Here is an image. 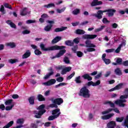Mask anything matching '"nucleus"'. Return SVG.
<instances>
[{
    "instance_id": "nucleus-22",
    "label": "nucleus",
    "mask_w": 128,
    "mask_h": 128,
    "mask_svg": "<svg viewBox=\"0 0 128 128\" xmlns=\"http://www.w3.org/2000/svg\"><path fill=\"white\" fill-rule=\"evenodd\" d=\"M75 34H76L82 35L84 34H86V32L82 29H77L75 31Z\"/></svg>"
},
{
    "instance_id": "nucleus-50",
    "label": "nucleus",
    "mask_w": 128,
    "mask_h": 128,
    "mask_svg": "<svg viewBox=\"0 0 128 128\" xmlns=\"http://www.w3.org/2000/svg\"><path fill=\"white\" fill-rule=\"evenodd\" d=\"M56 82H64V78L62 76H60L56 79Z\"/></svg>"
},
{
    "instance_id": "nucleus-9",
    "label": "nucleus",
    "mask_w": 128,
    "mask_h": 128,
    "mask_svg": "<svg viewBox=\"0 0 128 128\" xmlns=\"http://www.w3.org/2000/svg\"><path fill=\"white\" fill-rule=\"evenodd\" d=\"M59 50V52L55 56L50 57L51 60H54L56 58H60V56H62L66 52V50L64 48Z\"/></svg>"
},
{
    "instance_id": "nucleus-16",
    "label": "nucleus",
    "mask_w": 128,
    "mask_h": 128,
    "mask_svg": "<svg viewBox=\"0 0 128 128\" xmlns=\"http://www.w3.org/2000/svg\"><path fill=\"white\" fill-rule=\"evenodd\" d=\"M60 40H62V37L60 36H57L52 40V44H56L57 42H58Z\"/></svg>"
},
{
    "instance_id": "nucleus-46",
    "label": "nucleus",
    "mask_w": 128,
    "mask_h": 128,
    "mask_svg": "<svg viewBox=\"0 0 128 128\" xmlns=\"http://www.w3.org/2000/svg\"><path fill=\"white\" fill-rule=\"evenodd\" d=\"M34 52L36 56H40V54H42V52L39 50L38 49L35 50Z\"/></svg>"
},
{
    "instance_id": "nucleus-59",
    "label": "nucleus",
    "mask_w": 128,
    "mask_h": 128,
    "mask_svg": "<svg viewBox=\"0 0 128 128\" xmlns=\"http://www.w3.org/2000/svg\"><path fill=\"white\" fill-rule=\"evenodd\" d=\"M88 24V21H84L82 22H81L80 24V26H86V24Z\"/></svg>"
},
{
    "instance_id": "nucleus-45",
    "label": "nucleus",
    "mask_w": 128,
    "mask_h": 128,
    "mask_svg": "<svg viewBox=\"0 0 128 128\" xmlns=\"http://www.w3.org/2000/svg\"><path fill=\"white\" fill-rule=\"evenodd\" d=\"M80 12V9H76L72 11L73 14H74L75 16H76V14H78Z\"/></svg>"
},
{
    "instance_id": "nucleus-44",
    "label": "nucleus",
    "mask_w": 128,
    "mask_h": 128,
    "mask_svg": "<svg viewBox=\"0 0 128 128\" xmlns=\"http://www.w3.org/2000/svg\"><path fill=\"white\" fill-rule=\"evenodd\" d=\"M14 106V104H12L10 105V106H6L5 108L6 110H12V108Z\"/></svg>"
},
{
    "instance_id": "nucleus-35",
    "label": "nucleus",
    "mask_w": 128,
    "mask_h": 128,
    "mask_svg": "<svg viewBox=\"0 0 128 128\" xmlns=\"http://www.w3.org/2000/svg\"><path fill=\"white\" fill-rule=\"evenodd\" d=\"M116 62H117V64L118 66H122V62H122V58H117V60H116Z\"/></svg>"
},
{
    "instance_id": "nucleus-60",
    "label": "nucleus",
    "mask_w": 128,
    "mask_h": 128,
    "mask_svg": "<svg viewBox=\"0 0 128 128\" xmlns=\"http://www.w3.org/2000/svg\"><path fill=\"white\" fill-rule=\"evenodd\" d=\"M102 72H100L98 74L96 75L94 77L95 80H98L102 76Z\"/></svg>"
},
{
    "instance_id": "nucleus-5",
    "label": "nucleus",
    "mask_w": 128,
    "mask_h": 128,
    "mask_svg": "<svg viewBox=\"0 0 128 128\" xmlns=\"http://www.w3.org/2000/svg\"><path fill=\"white\" fill-rule=\"evenodd\" d=\"M49 100H50L52 104H50L49 108H58V106H60L64 102V100L62 98H56L54 99V97L51 98Z\"/></svg>"
},
{
    "instance_id": "nucleus-54",
    "label": "nucleus",
    "mask_w": 128,
    "mask_h": 128,
    "mask_svg": "<svg viewBox=\"0 0 128 128\" xmlns=\"http://www.w3.org/2000/svg\"><path fill=\"white\" fill-rule=\"evenodd\" d=\"M103 61L105 62L106 64H110V59L106 58L104 59Z\"/></svg>"
},
{
    "instance_id": "nucleus-17",
    "label": "nucleus",
    "mask_w": 128,
    "mask_h": 128,
    "mask_svg": "<svg viewBox=\"0 0 128 128\" xmlns=\"http://www.w3.org/2000/svg\"><path fill=\"white\" fill-rule=\"evenodd\" d=\"M30 54H32L30 51V50H27L26 52L22 56V58H30Z\"/></svg>"
},
{
    "instance_id": "nucleus-37",
    "label": "nucleus",
    "mask_w": 128,
    "mask_h": 128,
    "mask_svg": "<svg viewBox=\"0 0 128 128\" xmlns=\"http://www.w3.org/2000/svg\"><path fill=\"white\" fill-rule=\"evenodd\" d=\"M74 74H76V72H74L71 74L67 76L66 79L67 80H72V78L74 76Z\"/></svg>"
},
{
    "instance_id": "nucleus-51",
    "label": "nucleus",
    "mask_w": 128,
    "mask_h": 128,
    "mask_svg": "<svg viewBox=\"0 0 128 128\" xmlns=\"http://www.w3.org/2000/svg\"><path fill=\"white\" fill-rule=\"evenodd\" d=\"M78 45L74 46L73 48H72V50L74 52V54H76V50L78 48Z\"/></svg>"
},
{
    "instance_id": "nucleus-6",
    "label": "nucleus",
    "mask_w": 128,
    "mask_h": 128,
    "mask_svg": "<svg viewBox=\"0 0 128 128\" xmlns=\"http://www.w3.org/2000/svg\"><path fill=\"white\" fill-rule=\"evenodd\" d=\"M44 108H46L44 104H41L37 108V110L39 111L38 112L37 110H35L34 112V114H35L34 118H42V116L46 112V110H44Z\"/></svg>"
},
{
    "instance_id": "nucleus-20",
    "label": "nucleus",
    "mask_w": 128,
    "mask_h": 128,
    "mask_svg": "<svg viewBox=\"0 0 128 128\" xmlns=\"http://www.w3.org/2000/svg\"><path fill=\"white\" fill-rule=\"evenodd\" d=\"M34 98H36V96H31L28 98L30 104L32 106L34 104Z\"/></svg>"
},
{
    "instance_id": "nucleus-53",
    "label": "nucleus",
    "mask_w": 128,
    "mask_h": 128,
    "mask_svg": "<svg viewBox=\"0 0 128 128\" xmlns=\"http://www.w3.org/2000/svg\"><path fill=\"white\" fill-rule=\"evenodd\" d=\"M102 22H103V24H110V20H108V18H104L102 20Z\"/></svg>"
},
{
    "instance_id": "nucleus-3",
    "label": "nucleus",
    "mask_w": 128,
    "mask_h": 128,
    "mask_svg": "<svg viewBox=\"0 0 128 128\" xmlns=\"http://www.w3.org/2000/svg\"><path fill=\"white\" fill-rule=\"evenodd\" d=\"M82 78L84 80H87L88 81V82L86 84V86H100V80H97L96 82L90 81L92 80V77L90 76L88 74H83Z\"/></svg>"
},
{
    "instance_id": "nucleus-36",
    "label": "nucleus",
    "mask_w": 128,
    "mask_h": 128,
    "mask_svg": "<svg viewBox=\"0 0 128 128\" xmlns=\"http://www.w3.org/2000/svg\"><path fill=\"white\" fill-rule=\"evenodd\" d=\"M0 12L2 13V14H6V12L4 10V5H1Z\"/></svg>"
},
{
    "instance_id": "nucleus-49",
    "label": "nucleus",
    "mask_w": 128,
    "mask_h": 128,
    "mask_svg": "<svg viewBox=\"0 0 128 128\" xmlns=\"http://www.w3.org/2000/svg\"><path fill=\"white\" fill-rule=\"evenodd\" d=\"M36 22V20H29L26 21V24H34Z\"/></svg>"
},
{
    "instance_id": "nucleus-7",
    "label": "nucleus",
    "mask_w": 128,
    "mask_h": 128,
    "mask_svg": "<svg viewBox=\"0 0 128 128\" xmlns=\"http://www.w3.org/2000/svg\"><path fill=\"white\" fill-rule=\"evenodd\" d=\"M80 96H82L85 98H90V90L88 89L86 86L82 87L78 94Z\"/></svg>"
},
{
    "instance_id": "nucleus-14",
    "label": "nucleus",
    "mask_w": 128,
    "mask_h": 128,
    "mask_svg": "<svg viewBox=\"0 0 128 128\" xmlns=\"http://www.w3.org/2000/svg\"><path fill=\"white\" fill-rule=\"evenodd\" d=\"M122 86H124V84L122 83H120L114 88H112L110 90L109 92H114V90H120V88Z\"/></svg>"
},
{
    "instance_id": "nucleus-26",
    "label": "nucleus",
    "mask_w": 128,
    "mask_h": 128,
    "mask_svg": "<svg viewBox=\"0 0 128 128\" xmlns=\"http://www.w3.org/2000/svg\"><path fill=\"white\" fill-rule=\"evenodd\" d=\"M65 44L68 46H72L74 44V42H72V40H68L65 42Z\"/></svg>"
},
{
    "instance_id": "nucleus-10",
    "label": "nucleus",
    "mask_w": 128,
    "mask_h": 128,
    "mask_svg": "<svg viewBox=\"0 0 128 128\" xmlns=\"http://www.w3.org/2000/svg\"><path fill=\"white\" fill-rule=\"evenodd\" d=\"M98 36L96 34H85L82 36V38L84 40H94Z\"/></svg>"
},
{
    "instance_id": "nucleus-52",
    "label": "nucleus",
    "mask_w": 128,
    "mask_h": 128,
    "mask_svg": "<svg viewBox=\"0 0 128 128\" xmlns=\"http://www.w3.org/2000/svg\"><path fill=\"white\" fill-rule=\"evenodd\" d=\"M50 76H52V73H48L44 77V80H48Z\"/></svg>"
},
{
    "instance_id": "nucleus-33",
    "label": "nucleus",
    "mask_w": 128,
    "mask_h": 128,
    "mask_svg": "<svg viewBox=\"0 0 128 128\" xmlns=\"http://www.w3.org/2000/svg\"><path fill=\"white\" fill-rule=\"evenodd\" d=\"M112 110H114V108H110L108 109L106 111L102 112V114H110V112H112Z\"/></svg>"
},
{
    "instance_id": "nucleus-29",
    "label": "nucleus",
    "mask_w": 128,
    "mask_h": 128,
    "mask_svg": "<svg viewBox=\"0 0 128 128\" xmlns=\"http://www.w3.org/2000/svg\"><path fill=\"white\" fill-rule=\"evenodd\" d=\"M14 102V100L12 99H9L6 100L4 104L6 106H12V102Z\"/></svg>"
},
{
    "instance_id": "nucleus-15",
    "label": "nucleus",
    "mask_w": 128,
    "mask_h": 128,
    "mask_svg": "<svg viewBox=\"0 0 128 128\" xmlns=\"http://www.w3.org/2000/svg\"><path fill=\"white\" fill-rule=\"evenodd\" d=\"M114 116V114L112 113L110 114H108L107 115H104L102 116V119L104 120H110V118H112V116Z\"/></svg>"
},
{
    "instance_id": "nucleus-40",
    "label": "nucleus",
    "mask_w": 128,
    "mask_h": 128,
    "mask_svg": "<svg viewBox=\"0 0 128 128\" xmlns=\"http://www.w3.org/2000/svg\"><path fill=\"white\" fill-rule=\"evenodd\" d=\"M106 28V26H100V28L95 29V32H102V30H104Z\"/></svg>"
},
{
    "instance_id": "nucleus-42",
    "label": "nucleus",
    "mask_w": 128,
    "mask_h": 128,
    "mask_svg": "<svg viewBox=\"0 0 128 128\" xmlns=\"http://www.w3.org/2000/svg\"><path fill=\"white\" fill-rule=\"evenodd\" d=\"M122 44H120L116 50L115 52H116V54L120 53V49L122 48Z\"/></svg>"
},
{
    "instance_id": "nucleus-61",
    "label": "nucleus",
    "mask_w": 128,
    "mask_h": 128,
    "mask_svg": "<svg viewBox=\"0 0 128 128\" xmlns=\"http://www.w3.org/2000/svg\"><path fill=\"white\" fill-rule=\"evenodd\" d=\"M85 44H86V46L87 48H89L90 46V41L88 40H86L85 42Z\"/></svg>"
},
{
    "instance_id": "nucleus-62",
    "label": "nucleus",
    "mask_w": 128,
    "mask_h": 128,
    "mask_svg": "<svg viewBox=\"0 0 128 128\" xmlns=\"http://www.w3.org/2000/svg\"><path fill=\"white\" fill-rule=\"evenodd\" d=\"M41 18H48V16L46 14H44L41 16Z\"/></svg>"
},
{
    "instance_id": "nucleus-48",
    "label": "nucleus",
    "mask_w": 128,
    "mask_h": 128,
    "mask_svg": "<svg viewBox=\"0 0 128 128\" xmlns=\"http://www.w3.org/2000/svg\"><path fill=\"white\" fill-rule=\"evenodd\" d=\"M76 55L78 58H82L84 56V53L80 51H78L76 52Z\"/></svg>"
},
{
    "instance_id": "nucleus-64",
    "label": "nucleus",
    "mask_w": 128,
    "mask_h": 128,
    "mask_svg": "<svg viewBox=\"0 0 128 128\" xmlns=\"http://www.w3.org/2000/svg\"><path fill=\"white\" fill-rule=\"evenodd\" d=\"M124 66H128V60L124 61L122 64Z\"/></svg>"
},
{
    "instance_id": "nucleus-41",
    "label": "nucleus",
    "mask_w": 128,
    "mask_h": 128,
    "mask_svg": "<svg viewBox=\"0 0 128 128\" xmlns=\"http://www.w3.org/2000/svg\"><path fill=\"white\" fill-rule=\"evenodd\" d=\"M24 118H18L16 120V124H24Z\"/></svg>"
},
{
    "instance_id": "nucleus-2",
    "label": "nucleus",
    "mask_w": 128,
    "mask_h": 128,
    "mask_svg": "<svg viewBox=\"0 0 128 128\" xmlns=\"http://www.w3.org/2000/svg\"><path fill=\"white\" fill-rule=\"evenodd\" d=\"M123 94H124V95L120 96V99L114 102V104L120 108H124L126 106L124 102H126V99L128 98V88H126L124 90Z\"/></svg>"
},
{
    "instance_id": "nucleus-58",
    "label": "nucleus",
    "mask_w": 128,
    "mask_h": 128,
    "mask_svg": "<svg viewBox=\"0 0 128 128\" xmlns=\"http://www.w3.org/2000/svg\"><path fill=\"white\" fill-rule=\"evenodd\" d=\"M87 51H88V52H96V49L94 48H87Z\"/></svg>"
},
{
    "instance_id": "nucleus-47",
    "label": "nucleus",
    "mask_w": 128,
    "mask_h": 128,
    "mask_svg": "<svg viewBox=\"0 0 128 128\" xmlns=\"http://www.w3.org/2000/svg\"><path fill=\"white\" fill-rule=\"evenodd\" d=\"M64 62H65V64H68L70 62V60L68 59V58L67 56H66L65 58H64Z\"/></svg>"
},
{
    "instance_id": "nucleus-34",
    "label": "nucleus",
    "mask_w": 128,
    "mask_h": 128,
    "mask_svg": "<svg viewBox=\"0 0 128 128\" xmlns=\"http://www.w3.org/2000/svg\"><path fill=\"white\" fill-rule=\"evenodd\" d=\"M14 124V121H10L8 124H7L3 128H10Z\"/></svg>"
},
{
    "instance_id": "nucleus-12",
    "label": "nucleus",
    "mask_w": 128,
    "mask_h": 128,
    "mask_svg": "<svg viewBox=\"0 0 128 128\" xmlns=\"http://www.w3.org/2000/svg\"><path fill=\"white\" fill-rule=\"evenodd\" d=\"M106 126L108 128H115L116 126V123L114 121H110L107 124Z\"/></svg>"
},
{
    "instance_id": "nucleus-1",
    "label": "nucleus",
    "mask_w": 128,
    "mask_h": 128,
    "mask_svg": "<svg viewBox=\"0 0 128 128\" xmlns=\"http://www.w3.org/2000/svg\"><path fill=\"white\" fill-rule=\"evenodd\" d=\"M116 12V10L114 9H108L104 10H99L97 12V13L92 14H91V16H92L96 18L98 20H102V18L104 12H108L107 14L109 17H110L114 16V14Z\"/></svg>"
},
{
    "instance_id": "nucleus-32",
    "label": "nucleus",
    "mask_w": 128,
    "mask_h": 128,
    "mask_svg": "<svg viewBox=\"0 0 128 128\" xmlns=\"http://www.w3.org/2000/svg\"><path fill=\"white\" fill-rule=\"evenodd\" d=\"M9 64H16V62H18V59H10L8 60Z\"/></svg>"
},
{
    "instance_id": "nucleus-56",
    "label": "nucleus",
    "mask_w": 128,
    "mask_h": 128,
    "mask_svg": "<svg viewBox=\"0 0 128 128\" xmlns=\"http://www.w3.org/2000/svg\"><path fill=\"white\" fill-rule=\"evenodd\" d=\"M22 34H30V31L28 30H26L22 31Z\"/></svg>"
},
{
    "instance_id": "nucleus-4",
    "label": "nucleus",
    "mask_w": 128,
    "mask_h": 128,
    "mask_svg": "<svg viewBox=\"0 0 128 128\" xmlns=\"http://www.w3.org/2000/svg\"><path fill=\"white\" fill-rule=\"evenodd\" d=\"M40 48L43 52H48V50H64V48H66V46L55 45L46 48L44 44H40Z\"/></svg>"
},
{
    "instance_id": "nucleus-27",
    "label": "nucleus",
    "mask_w": 128,
    "mask_h": 128,
    "mask_svg": "<svg viewBox=\"0 0 128 128\" xmlns=\"http://www.w3.org/2000/svg\"><path fill=\"white\" fill-rule=\"evenodd\" d=\"M114 72L116 76H122V70L120 68H116L114 70Z\"/></svg>"
},
{
    "instance_id": "nucleus-30",
    "label": "nucleus",
    "mask_w": 128,
    "mask_h": 128,
    "mask_svg": "<svg viewBox=\"0 0 128 128\" xmlns=\"http://www.w3.org/2000/svg\"><path fill=\"white\" fill-rule=\"evenodd\" d=\"M124 116H122L120 118L116 117V120L117 122H124Z\"/></svg>"
},
{
    "instance_id": "nucleus-23",
    "label": "nucleus",
    "mask_w": 128,
    "mask_h": 128,
    "mask_svg": "<svg viewBox=\"0 0 128 128\" xmlns=\"http://www.w3.org/2000/svg\"><path fill=\"white\" fill-rule=\"evenodd\" d=\"M37 98L39 102H46V98L42 94H38Z\"/></svg>"
},
{
    "instance_id": "nucleus-43",
    "label": "nucleus",
    "mask_w": 128,
    "mask_h": 128,
    "mask_svg": "<svg viewBox=\"0 0 128 128\" xmlns=\"http://www.w3.org/2000/svg\"><path fill=\"white\" fill-rule=\"evenodd\" d=\"M60 110V108H56V109L53 110L52 111V116H56L57 113H58Z\"/></svg>"
},
{
    "instance_id": "nucleus-38",
    "label": "nucleus",
    "mask_w": 128,
    "mask_h": 128,
    "mask_svg": "<svg viewBox=\"0 0 128 128\" xmlns=\"http://www.w3.org/2000/svg\"><path fill=\"white\" fill-rule=\"evenodd\" d=\"M54 8V6H56L54 5V4H53V3H50V4H48L47 5H44V8Z\"/></svg>"
},
{
    "instance_id": "nucleus-24",
    "label": "nucleus",
    "mask_w": 128,
    "mask_h": 128,
    "mask_svg": "<svg viewBox=\"0 0 128 128\" xmlns=\"http://www.w3.org/2000/svg\"><path fill=\"white\" fill-rule=\"evenodd\" d=\"M6 24H10V26H11L12 28H16V25L14 23L12 22V20H7Z\"/></svg>"
},
{
    "instance_id": "nucleus-63",
    "label": "nucleus",
    "mask_w": 128,
    "mask_h": 128,
    "mask_svg": "<svg viewBox=\"0 0 128 128\" xmlns=\"http://www.w3.org/2000/svg\"><path fill=\"white\" fill-rule=\"evenodd\" d=\"M106 52H114V48H111V49H108L106 50Z\"/></svg>"
},
{
    "instance_id": "nucleus-55",
    "label": "nucleus",
    "mask_w": 128,
    "mask_h": 128,
    "mask_svg": "<svg viewBox=\"0 0 128 128\" xmlns=\"http://www.w3.org/2000/svg\"><path fill=\"white\" fill-rule=\"evenodd\" d=\"M64 10H66V8H64L61 10L57 9V12H58V14H62V12H64Z\"/></svg>"
},
{
    "instance_id": "nucleus-8",
    "label": "nucleus",
    "mask_w": 128,
    "mask_h": 128,
    "mask_svg": "<svg viewBox=\"0 0 128 128\" xmlns=\"http://www.w3.org/2000/svg\"><path fill=\"white\" fill-rule=\"evenodd\" d=\"M46 22H48V24H50V25L46 26L44 28V30L45 32H50V30H52V28L53 24H54V21L48 20Z\"/></svg>"
},
{
    "instance_id": "nucleus-25",
    "label": "nucleus",
    "mask_w": 128,
    "mask_h": 128,
    "mask_svg": "<svg viewBox=\"0 0 128 128\" xmlns=\"http://www.w3.org/2000/svg\"><path fill=\"white\" fill-rule=\"evenodd\" d=\"M6 46H10V48H14L16 45V43L14 42H8L6 44Z\"/></svg>"
},
{
    "instance_id": "nucleus-13",
    "label": "nucleus",
    "mask_w": 128,
    "mask_h": 128,
    "mask_svg": "<svg viewBox=\"0 0 128 128\" xmlns=\"http://www.w3.org/2000/svg\"><path fill=\"white\" fill-rule=\"evenodd\" d=\"M102 4V2L98 1V0H93L90 5L91 6H100Z\"/></svg>"
},
{
    "instance_id": "nucleus-11",
    "label": "nucleus",
    "mask_w": 128,
    "mask_h": 128,
    "mask_svg": "<svg viewBox=\"0 0 128 128\" xmlns=\"http://www.w3.org/2000/svg\"><path fill=\"white\" fill-rule=\"evenodd\" d=\"M56 82V79H50L47 82H44L43 84H44V86H52V84H54Z\"/></svg>"
},
{
    "instance_id": "nucleus-19",
    "label": "nucleus",
    "mask_w": 128,
    "mask_h": 128,
    "mask_svg": "<svg viewBox=\"0 0 128 128\" xmlns=\"http://www.w3.org/2000/svg\"><path fill=\"white\" fill-rule=\"evenodd\" d=\"M68 28V27H64V26H62V28H56L54 30V32H64V30H66Z\"/></svg>"
},
{
    "instance_id": "nucleus-21",
    "label": "nucleus",
    "mask_w": 128,
    "mask_h": 128,
    "mask_svg": "<svg viewBox=\"0 0 128 128\" xmlns=\"http://www.w3.org/2000/svg\"><path fill=\"white\" fill-rule=\"evenodd\" d=\"M28 8H24L22 10L20 11V14L22 16H26L28 14V11H26Z\"/></svg>"
},
{
    "instance_id": "nucleus-39",
    "label": "nucleus",
    "mask_w": 128,
    "mask_h": 128,
    "mask_svg": "<svg viewBox=\"0 0 128 128\" xmlns=\"http://www.w3.org/2000/svg\"><path fill=\"white\" fill-rule=\"evenodd\" d=\"M4 8H9V10H12V5H10L8 3H4Z\"/></svg>"
},
{
    "instance_id": "nucleus-57",
    "label": "nucleus",
    "mask_w": 128,
    "mask_h": 128,
    "mask_svg": "<svg viewBox=\"0 0 128 128\" xmlns=\"http://www.w3.org/2000/svg\"><path fill=\"white\" fill-rule=\"evenodd\" d=\"M124 126L128 128V118L126 117L124 122Z\"/></svg>"
},
{
    "instance_id": "nucleus-18",
    "label": "nucleus",
    "mask_w": 128,
    "mask_h": 128,
    "mask_svg": "<svg viewBox=\"0 0 128 128\" xmlns=\"http://www.w3.org/2000/svg\"><path fill=\"white\" fill-rule=\"evenodd\" d=\"M60 115V112H59L56 115L50 116L48 118V120H54L55 118H58Z\"/></svg>"
},
{
    "instance_id": "nucleus-31",
    "label": "nucleus",
    "mask_w": 128,
    "mask_h": 128,
    "mask_svg": "<svg viewBox=\"0 0 128 128\" xmlns=\"http://www.w3.org/2000/svg\"><path fill=\"white\" fill-rule=\"evenodd\" d=\"M74 82H76V84H82V81L80 80V76H78L75 78Z\"/></svg>"
},
{
    "instance_id": "nucleus-28",
    "label": "nucleus",
    "mask_w": 128,
    "mask_h": 128,
    "mask_svg": "<svg viewBox=\"0 0 128 128\" xmlns=\"http://www.w3.org/2000/svg\"><path fill=\"white\" fill-rule=\"evenodd\" d=\"M104 104H109V106H110V108H115L114 104L111 101H106L104 102Z\"/></svg>"
}]
</instances>
